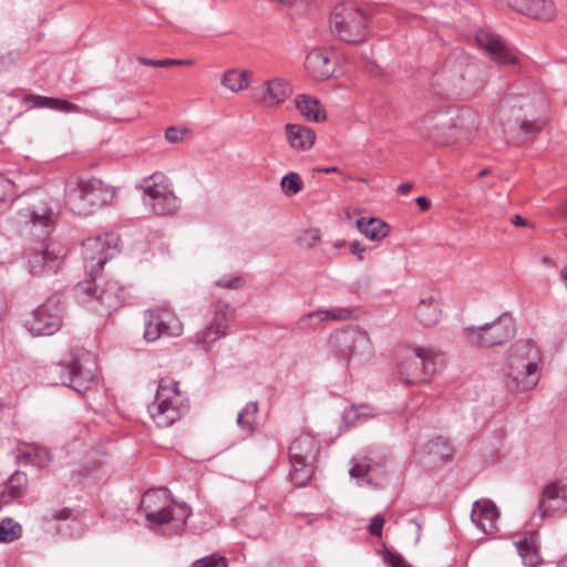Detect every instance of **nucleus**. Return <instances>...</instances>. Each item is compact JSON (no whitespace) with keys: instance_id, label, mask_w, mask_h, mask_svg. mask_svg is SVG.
Wrapping results in <instances>:
<instances>
[{"instance_id":"f257e3e1","label":"nucleus","mask_w":567,"mask_h":567,"mask_svg":"<svg viewBox=\"0 0 567 567\" xmlns=\"http://www.w3.org/2000/svg\"><path fill=\"white\" fill-rule=\"evenodd\" d=\"M546 101L539 93L506 96L497 110V121L508 141L522 142L543 127L540 114Z\"/></svg>"},{"instance_id":"f03ea898","label":"nucleus","mask_w":567,"mask_h":567,"mask_svg":"<svg viewBox=\"0 0 567 567\" xmlns=\"http://www.w3.org/2000/svg\"><path fill=\"white\" fill-rule=\"evenodd\" d=\"M485 66L463 50H454L436 74L437 85L444 94L470 99L485 84Z\"/></svg>"},{"instance_id":"7ed1b4c3","label":"nucleus","mask_w":567,"mask_h":567,"mask_svg":"<svg viewBox=\"0 0 567 567\" xmlns=\"http://www.w3.org/2000/svg\"><path fill=\"white\" fill-rule=\"evenodd\" d=\"M420 132L437 144H449L478 128V115L471 107L441 106L430 110L419 122Z\"/></svg>"},{"instance_id":"20e7f679","label":"nucleus","mask_w":567,"mask_h":567,"mask_svg":"<svg viewBox=\"0 0 567 567\" xmlns=\"http://www.w3.org/2000/svg\"><path fill=\"white\" fill-rule=\"evenodd\" d=\"M140 511L145 515L150 528L168 525L181 528L187 520L190 509L184 503L175 502L165 487L152 488L144 493Z\"/></svg>"},{"instance_id":"39448f33","label":"nucleus","mask_w":567,"mask_h":567,"mask_svg":"<svg viewBox=\"0 0 567 567\" xmlns=\"http://www.w3.org/2000/svg\"><path fill=\"white\" fill-rule=\"evenodd\" d=\"M330 31L344 43L360 44L369 35V17L353 2L338 3L331 12Z\"/></svg>"},{"instance_id":"423d86ee","label":"nucleus","mask_w":567,"mask_h":567,"mask_svg":"<svg viewBox=\"0 0 567 567\" xmlns=\"http://www.w3.org/2000/svg\"><path fill=\"white\" fill-rule=\"evenodd\" d=\"M109 187L97 178L71 176L65 185V202L78 215H89L107 203Z\"/></svg>"},{"instance_id":"0eeeda50","label":"nucleus","mask_w":567,"mask_h":567,"mask_svg":"<svg viewBox=\"0 0 567 567\" xmlns=\"http://www.w3.org/2000/svg\"><path fill=\"white\" fill-rule=\"evenodd\" d=\"M59 375L61 384L84 393L97 382V363L95 357L86 350H78L69 360L61 361L52 368Z\"/></svg>"},{"instance_id":"6e6552de","label":"nucleus","mask_w":567,"mask_h":567,"mask_svg":"<svg viewBox=\"0 0 567 567\" xmlns=\"http://www.w3.org/2000/svg\"><path fill=\"white\" fill-rule=\"evenodd\" d=\"M187 411L186 399L172 379H161L155 400L148 405V413L156 425L167 427L178 421Z\"/></svg>"},{"instance_id":"1a4fd4ad","label":"nucleus","mask_w":567,"mask_h":567,"mask_svg":"<svg viewBox=\"0 0 567 567\" xmlns=\"http://www.w3.org/2000/svg\"><path fill=\"white\" fill-rule=\"evenodd\" d=\"M143 193L144 206L157 216L174 214L181 206V199L175 195L173 184L163 173H154L144 177L137 185Z\"/></svg>"},{"instance_id":"9d476101","label":"nucleus","mask_w":567,"mask_h":567,"mask_svg":"<svg viewBox=\"0 0 567 567\" xmlns=\"http://www.w3.org/2000/svg\"><path fill=\"white\" fill-rule=\"evenodd\" d=\"M444 364V357L432 348H417L409 351L400 361L398 369L401 380L406 384L424 382L427 375L436 373Z\"/></svg>"},{"instance_id":"9b49d317","label":"nucleus","mask_w":567,"mask_h":567,"mask_svg":"<svg viewBox=\"0 0 567 567\" xmlns=\"http://www.w3.org/2000/svg\"><path fill=\"white\" fill-rule=\"evenodd\" d=\"M319 447L316 437L308 433L298 436L291 443L289 449V462L291 465L289 475L296 485H306L311 478Z\"/></svg>"},{"instance_id":"f8f14e48","label":"nucleus","mask_w":567,"mask_h":567,"mask_svg":"<svg viewBox=\"0 0 567 567\" xmlns=\"http://www.w3.org/2000/svg\"><path fill=\"white\" fill-rule=\"evenodd\" d=\"M515 334V326L512 317L499 316L492 323L481 327H470L464 330V336L470 344L478 347H493L511 340Z\"/></svg>"},{"instance_id":"ddd939ff","label":"nucleus","mask_w":567,"mask_h":567,"mask_svg":"<svg viewBox=\"0 0 567 567\" xmlns=\"http://www.w3.org/2000/svg\"><path fill=\"white\" fill-rule=\"evenodd\" d=\"M183 324L169 307L148 309L144 313V339L154 342L162 337H179Z\"/></svg>"},{"instance_id":"4468645a","label":"nucleus","mask_w":567,"mask_h":567,"mask_svg":"<svg viewBox=\"0 0 567 567\" xmlns=\"http://www.w3.org/2000/svg\"><path fill=\"white\" fill-rule=\"evenodd\" d=\"M24 326L34 336H51L62 327V307L56 298H49L24 320Z\"/></svg>"},{"instance_id":"2eb2a0df","label":"nucleus","mask_w":567,"mask_h":567,"mask_svg":"<svg viewBox=\"0 0 567 567\" xmlns=\"http://www.w3.org/2000/svg\"><path fill=\"white\" fill-rule=\"evenodd\" d=\"M18 223L39 240L45 239L54 229L56 214L48 202L21 209Z\"/></svg>"},{"instance_id":"dca6fc26","label":"nucleus","mask_w":567,"mask_h":567,"mask_svg":"<svg viewBox=\"0 0 567 567\" xmlns=\"http://www.w3.org/2000/svg\"><path fill=\"white\" fill-rule=\"evenodd\" d=\"M329 348L333 354L342 360H350L358 353L370 350V339L359 328H347L330 334Z\"/></svg>"},{"instance_id":"f3484780","label":"nucleus","mask_w":567,"mask_h":567,"mask_svg":"<svg viewBox=\"0 0 567 567\" xmlns=\"http://www.w3.org/2000/svg\"><path fill=\"white\" fill-rule=\"evenodd\" d=\"M117 238L111 234L87 238L83 241V259L91 279H94L99 270L112 258V245L115 248Z\"/></svg>"},{"instance_id":"a211bd4d","label":"nucleus","mask_w":567,"mask_h":567,"mask_svg":"<svg viewBox=\"0 0 567 567\" xmlns=\"http://www.w3.org/2000/svg\"><path fill=\"white\" fill-rule=\"evenodd\" d=\"M292 94L290 82L275 76L251 89L250 95L259 107H276L285 103Z\"/></svg>"},{"instance_id":"6ab92c4d","label":"nucleus","mask_w":567,"mask_h":567,"mask_svg":"<svg viewBox=\"0 0 567 567\" xmlns=\"http://www.w3.org/2000/svg\"><path fill=\"white\" fill-rule=\"evenodd\" d=\"M475 40L492 61L501 65H516L519 63L518 55L506 44V42L494 32L481 29L475 34Z\"/></svg>"},{"instance_id":"aec40b11","label":"nucleus","mask_w":567,"mask_h":567,"mask_svg":"<svg viewBox=\"0 0 567 567\" xmlns=\"http://www.w3.org/2000/svg\"><path fill=\"white\" fill-rule=\"evenodd\" d=\"M567 512V482L556 481L543 488L542 497L537 507L539 519Z\"/></svg>"},{"instance_id":"412c9836","label":"nucleus","mask_w":567,"mask_h":567,"mask_svg":"<svg viewBox=\"0 0 567 567\" xmlns=\"http://www.w3.org/2000/svg\"><path fill=\"white\" fill-rule=\"evenodd\" d=\"M540 367L505 365V386L511 393L534 390L540 380Z\"/></svg>"},{"instance_id":"4be33fe9","label":"nucleus","mask_w":567,"mask_h":567,"mask_svg":"<svg viewBox=\"0 0 567 567\" xmlns=\"http://www.w3.org/2000/svg\"><path fill=\"white\" fill-rule=\"evenodd\" d=\"M65 256L64 248L58 245H48L43 250L29 256V271L32 276H43L56 272Z\"/></svg>"},{"instance_id":"5701e85b","label":"nucleus","mask_w":567,"mask_h":567,"mask_svg":"<svg viewBox=\"0 0 567 567\" xmlns=\"http://www.w3.org/2000/svg\"><path fill=\"white\" fill-rule=\"evenodd\" d=\"M334 52L318 48L311 50L306 58V68L312 78L317 80H327L337 76Z\"/></svg>"},{"instance_id":"b1692460","label":"nucleus","mask_w":567,"mask_h":567,"mask_svg":"<svg viewBox=\"0 0 567 567\" xmlns=\"http://www.w3.org/2000/svg\"><path fill=\"white\" fill-rule=\"evenodd\" d=\"M517 12L543 21L556 17V7L551 0H505Z\"/></svg>"},{"instance_id":"393cba45","label":"nucleus","mask_w":567,"mask_h":567,"mask_svg":"<svg viewBox=\"0 0 567 567\" xmlns=\"http://www.w3.org/2000/svg\"><path fill=\"white\" fill-rule=\"evenodd\" d=\"M84 292L89 296L94 295L107 311L117 309L125 298V290L116 280H109L102 287L87 286Z\"/></svg>"},{"instance_id":"a878e982","label":"nucleus","mask_w":567,"mask_h":567,"mask_svg":"<svg viewBox=\"0 0 567 567\" xmlns=\"http://www.w3.org/2000/svg\"><path fill=\"white\" fill-rule=\"evenodd\" d=\"M498 517L499 512L492 501L478 499L474 502L471 519L483 533H494L497 529Z\"/></svg>"},{"instance_id":"bb28decb","label":"nucleus","mask_w":567,"mask_h":567,"mask_svg":"<svg viewBox=\"0 0 567 567\" xmlns=\"http://www.w3.org/2000/svg\"><path fill=\"white\" fill-rule=\"evenodd\" d=\"M542 355L534 342L530 340L517 341L509 351L505 365L540 367Z\"/></svg>"},{"instance_id":"cd10ccee","label":"nucleus","mask_w":567,"mask_h":567,"mask_svg":"<svg viewBox=\"0 0 567 567\" xmlns=\"http://www.w3.org/2000/svg\"><path fill=\"white\" fill-rule=\"evenodd\" d=\"M16 458L19 464L38 468L47 467L52 461L51 453L45 447L32 443L19 445Z\"/></svg>"},{"instance_id":"c85d7f7f","label":"nucleus","mask_w":567,"mask_h":567,"mask_svg":"<svg viewBox=\"0 0 567 567\" xmlns=\"http://www.w3.org/2000/svg\"><path fill=\"white\" fill-rule=\"evenodd\" d=\"M285 133L287 142L295 150L308 151L316 141L315 132L302 124H287Z\"/></svg>"},{"instance_id":"c756f323","label":"nucleus","mask_w":567,"mask_h":567,"mask_svg":"<svg viewBox=\"0 0 567 567\" xmlns=\"http://www.w3.org/2000/svg\"><path fill=\"white\" fill-rule=\"evenodd\" d=\"M296 107L301 115L310 122H323L327 113L320 101L309 94H300L296 97Z\"/></svg>"},{"instance_id":"7c9ffc66","label":"nucleus","mask_w":567,"mask_h":567,"mask_svg":"<svg viewBox=\"0 0 567 567\" xmlns=\"http://www.w3.org/2000/svg\"><path fill=\"white\" fill-rule=\"evenodd\" d=\"M28 485L27 474L16 471L9 477L4 489L0 493V508L24 495Z\"/></svg>"},{"instance_id":"2f4dec72","label":"nucleus","mask_w":567,"mask_h":567,"mask_svg":"<svg viewBox=\"0 0 567 567\" xmlns=\"http://www.w3.org/2000/svg\"><path fill=\"white\" fill-rule=\"evenodd\" d=\"M379 467L370 458L355 460L350 470V476L357 478L359 486L364 484L369 486L377 485L375 478L378 477L377 472Z\"/></svg>"},{"instance_id":"473e14b6","label":"nucleus","mask_w":567,"mask_h":567,"mask_svg":"<svg viewBox=\"0 0 567 567\" xmlns=\"http://www.w3.org/2000/svg\"><path fill=\"white\" fill-rule=\"evenodd\" d=\"M251 73L248 70L238 71L236 69L227 70L220 79L224 87L233 93H239L248 89Z\"/></svg>"},{"instance_id":"72a5a7b5","label":"nucleus","mask_w":567,"mask_h":567,"mask_svg":"<svg viewBox=\"0 0 567 567\" xmlns=\"http://www.w3.org/2000/svg\"><path fill=\"white\" fill-rule=\"evenodd\" d=\"M417 320L425 327L434 326L441 316L440 307L433 297L421 299L415 308Z\"/></svg>"},{"instance_id":"f704fd0d","label":"nucleus","mask_w":567,"mask_h":567,"mask_svg":"<svg viewBox=\"0 0 567 567\" xmlns=\"http://www.w3.org/2000/svg\"><path fill=\"white\" fill-rule=\"evenodd\" d=\"M351 317V311L347 308L320 309L317 311L305 313L300 317L299 322L315 321L321 323L330 320H346Z\"/></svg>"},{"instance_id":"c9c22d12","label":"nucleus","mask_w":567,"mask_h":567,"mask_svg":"<svg viewBox=\"0 0 567 567\" xmlns=\"http://www.w3.org/2000/svg\"><path fill=\"white\" fill-rule=\"evenodd\" d=\"M358 230L371 240H379L388 235V225L378 218H359Z\"/></svg>"},{"instance_id":"e433bc0d","label":"nucleus","mask_w":567,"mask_h":567,"mask_svg":"<svg viewBox=\"0 0 567 567\" xmlns=\"http://www.w3.org/2000/svg\"><path fill=\"white\" fill-rule=\"evenodd\" d=\"M259 411L258 402H248L238 413L236 419L237 426L247 435H251L256 430V419Z\"/></svg>"},{"instance_id":"4c0bfd02","label":"nucleus","mask_w":567,"mask_h":567,"mask_svg":"<svg viewBox=\"0 0 567 567\" xmlns=\"http://www.w3.org/2000/svg\"><path fill=\"white\" fill-rule=\"evenodd\" d=\"M234 308L227 302L217 301L213 306V319L209 324L218 330H225L228 332V323L234 318Z\"/></svg>"},{"instance_id":"58836bf2","label":"nucleus","mask_w":567,"mask_h":567,"mask_svg":"<svg viewBox=\"0 0 567 567\" xmlns=\"http://www.w3.org/2000/svg\"><path fill=\"white\" fill-rule=\"evenodd\" d=\"M536 538L537 535L533 534L529 538H525L515 543V546L525 566L532 567L537 563L538 544Z\"/></svg>"},{"instance_id":"ea45409f","label":"nucleus","mask_w":567,"mask_h":567,"mask_svg":"<svg viewBox=\"0 0 567 567\" xmlns=\"http://www.w3.org/2000/svg\"><path fill=\"white\" fill-rule=\"evenodd\" d=\"M33 105L35 107H47L63 113H76L80 111V106L65 100L48 96H33Z\"/></svg>"},{"instance_id":"a19ab883","label":"nucleus","mask_w":567,"mask_h":567,"mask_svg":"<svg viewBox=\"0 0 567 567\" xmlns=\"http://www.w3.org/2000/svg\"><path fill=\"white\" fill-rule=\"evenodd\" d=\"M248 524L256 525L250 527L248 533L250 536L257 537L272 524V517L266 507L259 506L256 512L251 513Z\"/></svg>"},{"instance_id":"79ce46f5","label":"nucleus","mask_w":567,"mask_h":567,"mask_svg":"<svg viewBox=\"0 0 567 567\" xmlns=\"http://www.w3.org/2000/svg\"><path fill=\"white\" fill-rule=\"evenodd\" d=\"M21 537V526L11 518L0 522V543H12Z\"/></svg>"},{"instance_id":"37998d69","label":"nucleus","mask_w":567,"mask_h":567,"mask_svg":"<svg viewBox=\"0 0 567 567\" xmlns=\"http://www.w3.org/2000/svg\"><path fill=\"white\" fill-rule=\"evenodd\" d=\"M280 185L285 195L291 197L302 189L303 183L298 173L291 172L281 178Z\"/></svg>"},{"instance_id":"c03bdc74","label":"nucleus","mask_w":567,"mask_h":567,"mask_svg":"<svg viewBox=\"0 0 567 567\" xmlns=\"http://www.w3.org/2000/svg\"><path fill=\"white\" fill-rule=\"evenodd\" d=\"M225 336V330H218L212 324H208L197 334V343L202 344L205 349H208L214 342Z\"/></svg>"},{"instance_id":"a18cd8bd","label":"nucleus","mask_w":567,"mask_h":567,"mask_svg":"<svg viewBox=\"0 0 567 567\" xmlns=\"http://www.w3.org/2000/svg\"><path fill=\"white\" fill-rule=\"evenodd\" d=\"M426 449L429 454L435 455L440 461H446L450 456V446L442 437L430 441Z\"/></svg>"},{"instance_id":"49530a36","label":"nucleus","mask_w":567,"mask_h":567,"mask_svg":"<svg viewBox=\"0 0 567 567\" xmlns=\"http://www.w3.org/2000/svg\"><path fill=\"white\" fill-rule=\"evenodd\" d=\"M193 567H228V560L224 556L212 554L196 559Z\"/></svg>"},{"instance_id":"de8ad7c7","label":"nucleus","mask_w":567,"mask_h":567,"mask_svg":"<svg viewBox=\"0 0 567 567\" xmlns=\"http://www.w3.org/2000/svg\"><path fill=\"white\" fill-rule=\"evenodd\" d=\"M140 62L144 65L155 66V68H167L172 65H192V60H178V59H164V60H152L146 58H141Z\"/></svg>"},{"instance_id":"09e8293b","label":"nucleus","mask_w":567,"mask_h":567,"mask_svg":"<svg viewBox=\"0 0 567 567\" xmlns=\"http://www.w3.org/2000/svg\"><path fill=\"white\" fill-rule=\"evenodd\" d=\"M383 560L389 567H412L401 554L390 549L383 551Z\"/></svg>"},{"instance_id":"8fccbe9b","label":"nucleus","mask_w":567,"mask_h":567,"mask_svg":"<svg viewBox=\"0 0 567 567\" xmlns=\"http://www.w3.org/2000/svg\"><path fill=\"white\" fill-rule=\"evenodd\" d=\"M14 194V185L11 181L0 178V210L6 206L9 197Z\"/></svg>"},{"instance_id":"3c124183","label":"nucleus","mask_w":567,"mask_h":567,"mask_svg":"<svg viewBox=\"0 0 567 567\" xmlns=\"http://www.w3.org/2000/svg\"><path fill=\"white\" fill-rule=\"evenodd\" d=\"M244 279L240 276H224L215 281V285L225 289H237L241 287Z\"/></svg>"},{"instance_id":"603ef678","label":"nucleus","mask_w":567,"mask_h":567,"mask_svg":"<svg viewBox=\"0 0 567 567\" xmlns=\"http://www.w3.org/2000/svg\"><path fill=\"white\" fill-rule=\"evenodd\" d=\"M320 239V231L318 229L306 230L299 238L300 243L307 247H312Z\"/></svg>"},{"instance_id":"864d4df0","label":"nucleus","mask_w":567,"mask_h":567,"mask_svg":"<svg viewBox=\"0 0 567 567\" xmlns=\"http://www.w3.org/2000/svg\"><path fill=\"white\" fill-rule=\"evenodd\" d=\"M384 518L381 515L374 516L369 524V532L372 536L381 537Z\"/></svg>"},{"instance_id":"5fc2aeb1","label":"nucleus","mask_w":567,"mask_h":567,"mask_svg":"<svg viewBox=\"0 0 567 567\" xmlns=\"http://www.w3.org/2000/svg\"><path fill=\"white\" fill-rule=\"evenodd\" d=\"M185 133H186V130H179V128L172 126L166 130L165 138L169 143H178V142L183 141Z\"/></svg>"},{"instance_id":"6e6d98bb","label":"nucleus","mask_w":567,"mask_h":567,"mask_svg":"<svg viewBox=\"0 0 567 567\" xmlns=\"http://www.w3.org/2000/svg\"><path fill=\"white\" fill-rule=\"evenodd\" d=\"M350 251L353 255H357L359 260H362L363 259V252L365 251V248L362 247L359 244V241L354 240V241L350 243Z\"/></svg>"},{"instance_id":"4d7b16f0","label":"nucleus","mask_w":567,"mask_h":567,"mask_svg":"<svg viewBox=\"0 0 567 567\" xmlns=\"http://www.w3.org/2000/svg\"><path fill=\"white\" fill-rule=\"evenodd\" d=\"M512 224L514 226H519V227H527V226H530V224L524 218L522 217L520 215H515L513 218H512Z\"/></svg>"},{"instance_id":"13d9d810","label":"nucleus","mask_w":567,"mask_h":567,"mask_svg":"<svg viewBox=\"0 0 567 567\" xmlns=\"http://www.w3.org/2000/svg\"><path fill=\"white\" fill-rule=\"evenodd\" d=\"M415 203L420 206V208L422 210H427L431 205L430 200L424 196H420V197L415 198Z\"/></svg>"},{"instance_id":"bf43d9fd","label":"nucleus","mask_w":567,"mask_h":567,"mask_svg":"<svg viewBox=\"0 0 567 567\" xmlns=\"http://www.w3.org/2000/svg\"><path fill=\"white\" fill-rule=\"evenodd\" d=\"M71 516V511L68 508L55 512V519H68Z\"/></svg>"},{"instance_id":"052dcab7","label":"nucleus","mask_w":567,"mask_h":567,"mask_svg":"<svg viewBox=\"0 0 567 567\" xmlns=\"http://www.w3.org/2000/svg\"><path fill=\"white\" fill-rule=\"evenodd\" d=\"M412 188V185L410 183H403L399 185L398 192L401 194H408Z\"/></svg>"},{"instance_id":"680f3d73","label":"nucleus","mask_w":567,"mask_h":567,"mask_svg":"<svg viewBox=\"0 0 567 567\" xmlns=\"http://www.w3.org/2000/svg\"><path fill=\"white\" fill-rule=\"evenodd\" d=\"M338 168L336 166H331V167H326V168H322L321 172L323 173H333V172H337Z\"/></svg>"},{"instance_id":"e2e57ef3","label":"nucleus","mask_w":567,"mask_h":567,"mask_svg":"<svg viewBox=\"0 0 567 567\" xmlns=\"http://www.w3.org/2000/svg\"><path fill=\"white\" fill-rule=\"evenodd\" d=\"M556 567H567V556L560 559Z\"/></svg>"},{"instance_id":"0e129e2a","label":"nucleus","mask_w":567,"mask_h":567,"mask_svg":"<svg viewBox=\"0 0 567 567\" xmlns=\"http://www.w3.org/2000/svg\"><path fill=\"white\" fill-rule=\"evenodd\" d=\"M488 173H489V169L484 168L478 172V177H485L486 175H488Z\"/></svg>"},{"instance_id":"69168bd1","label":"nucleus","mask_w":567,"mask_h":567,"mask_svg":"<svg viewBox=\"0 0 567 567\" xmlns=\"http://www.w3.org/2000/svg\"><path fill=\"white\" fill-rule=\"evenodd\" d=\"M4 300L2 298H0V317L3 315L4 312Z\"/></svg>"},{"instance_id":"338daca9","label":"nucleus","mask_w":567,"mask_h":567,"mask_svg":"<svg viewBox=\"0 0 567 567\" xmlns=\"http://www.w3.org/2000/svg\"><path fill=\"white\" fill-rule=\"evenodd\" d=\"M542 261L545 264V265H551V260L548 258V257H544L542 259Z\"/></svg>"}]
</instances>
